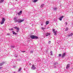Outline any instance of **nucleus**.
<instances>
[{
	"label": "nucleus",
	"mask_w": 73,
	"mask_h": 73,
	"mask_svg": "<svg viewBox=\"0 0 73 73\" xmlns=\"http://www.w3.org/2000/svg\"><path fill=\"white\" fill-rule=\"evenodd\" d=\"M13 73H16V72L15 71Z\"/></svg>",
	"instance_id": "58836bf2"
},
{
	"label": "nucleus",
	"mask_w": 73,
	"mask_h": 73,
	"mask_svg": "<svg viewBox=\"0 0 73 73\" xmlns=\"http://www.w3.org/2000/svg\"><path fill=\"white\" fill-rule=\"evenodd\" d=\"M45 35L46 36H49V37H50V34L49 33H45Z\"/></svg>",
	"instance_id": "0eeeda50"
},
{
	"label": "nucleus",
	"mask_w": 73,
	"mask_h": 73,
	"mask_svg": "<svg viewBox=\"0 0 73 73\" xmlns=\"http://www.w3.org/2000/svg\"><path fill=\"white\" fill-rule=\"evenodd\" d=\"M4 64H5V62H2V63H0V66H2Z\"/></svg>",
	"instance_id": "9b49d317"
},
{
	"label": "nucleus",
	"mask_w": 73,
	"mask_h": 73,
	"mask_svg": "<svg viewBox=\"0 0 73 73\" xmlns=\"http://www.w3.org/2000/svg\"><path fill=\"white\" fill-rule=\"evenodd\" d=\"M46 25H48V24H49V22L48 21H46Z\"/></svg>",
	"instance_id": "aec40b11"
},
{
	"label": "nucleus",
	"mask_w": 73,
	"mask_h": 73,
	"mask_svg": "<svg viewBox=\"0 0 73 73\" xmlns=\"http://www.w3.org/2000/svg\"><path fill=\"white\" fill-rule=\"evenodd\" d=\"M48 39H50V36L48 38Z\"/></svg>",
	"instance_id": "c9c22d12"
},
{
	"label": "nucleus",
	"mask_w": 73,
	"mask_h": 73,
	"mask_svg": "<svg viewBox=\"0 0 73 73\" xmlns=\"http://www.w3.org/2000/svg\"><path fill=\"white\" fill-rule=\"evenodd\" d=\"M65 24H66V25H68V23H67V22H66L65 23Z\"/></svg>",
	"instance_id": "7c9ffc66"
},
{
	"label": "nucleus",
	"mask_w": 73,
	"mask_h": 73,
	"mask_svg": "<svg viewBox=\"0 0 73 73\" xmlns=\"http://www.w3.org/2000/svg\"><path fill=\"white\" fill-rule=\"evenodd\" d=\"M68 27H66V29L65 30L66 31H68Z\"/></svg>",
	"instance_id": "4be33fe9"
},
{
	"label": "nucleus",
	"mask_w": 73,
	"mask_h": 73,
	"mask_svg": "<svg viewBox=\"0 0 73 73\" xmlns=\"http://www.w3.org/2000/svg\"><path fill=\"white\" fill-rule=\"evenodd\" d=\"M53 32H55V29H53Z\"/></svg>",
	"instance_id": "c756f323"
},
{
	"label": "nucleus",
	"mask_w": 73,
	"mask_h": 73,
	"mask_svg": "<svg viewBox=\"0 0 73 73\" xmlns=\"http://www.w3.org/2000/svg\"><path fill=\"white\" fill-rule=\"evenodd\" d=\"M2 68V67H0V70Z\"/></svg>",
	"instance_id": "4c0bfd02"
},
{
	"label": "nucleus",
	"mask_w": 73,
	"mask_h": 73,
	"mask_svg": "<svg viewBox=\"0 0 73 73\" xmlns=\"http://www.w3.org/2000/svg\"><path fill=\"white\" fill-rule=\"evenodd\" d=\"M21 13H22V11H20L19 13H17V14L19 15H21Z\"/></svg>",
	"instance_id": "1a4fd4ad"
},
{
	"label": "nucleus",
	"mask_w": 73,
	"mask_h": 73,
	"mask_svg": "<svg viewBox=\"0 0 73 73\" xmlns=\"http://www.w3.org/2000/svg\"><path fill=\"white\" fill-rule=\"evenodd\" d=\"M70 66V64H67L66 67V69H68V68H69Z\"/></svg>",
	"instance_id": "f8f14e48"
},
{
	"label": "nucleus",
	"mask_w": 73,
	"mask_h": 73,
	"mask_svg": "<svg viewBox=\"0 0 73 73\" xmlns=\"http://www.w3.org/2000/svg\"><path fill=\"white\" fill-rule=\"evenodd\" d=\"M57 31H55L54 32V35L55 36H56V35H57Z\"/></svg>",
	"instance_id": "ddd939ff"
},
{
	"label": "nucleus",
	"mask_w": 73,
	"mask_h": 73,
	"mask_svg": "<svg viewBox=\"0 0 73 73\" xmlns=\"http://www.w3.org/2000/svg\"><path fill=\"white\" fill-rule=\"evenodd\" d=\"M3 2H4V0H1V1H0V4L2 3Z\"/></svg>",
	"instance_id": "a211bd4d"
},
{
	"label": "nucleus",
	"mask_w": 73,
	"mask_h": 73,
	"mask_svg": "<svg viewBox=\"0 0 73 73\" xmlns=\"http://www.w3.org/2000/svg\"><path fill=\"white\" fill-rule=\"evenodd\" d=\"M13 28H14V29H17V31H16V32H17V33H18V32H19V31H20V28H19V27H14Z\"/></svg>",
	"instance_id": "20e7f679"
},
{
	"label": "nucleus",
	"mask_w": 73,
	"mask_h": 73,
	"mask_svg": "<svg viewBox=\"0 0 73 73\" xmlns=\"http://www.w3.org/2000/svg\"><path fill=\"white\" fill-rule=\"evenodd\" d=\"M9 30H13V28H12V29H9Z\"/></svg>",
	"instance_id": "a878e982"
},
{
	"label": "nucleus",
	"mask_w": 73,
	"mask_h": 73,
	"mask_svg": "<svg viewBox=\"0 0 73 73\" xmlns=\"http://www.w3.org/2000/svg\"><path fill=\"white\" fill-rule=\"evenodd\" d=\"M33 51H31V53H33Z\"/></svg>",
	"instance_id": "72a5a7b5"
},
{
	"label": "nucleus",
	"mask_w": 73,
	"mask_h": 73,
	"mask_svg": "<svg viewBox=\"0 0 73 73\" xmlns=\"http://www.w3.org/2000/svg\"><path fill=\"white\" fill-rule=\"evenodd\" d=\"M31 69L32 70H35L36 69V68L35 66V65L33 64L32 65Z\"/></svg>",
	"instance_id": "39448f33"
},
{
	"label": "nucleus",
	"mask_w": 73,
	"mask_h": 73,
	"mask_svg": "<svg viewBox=\"0 0 73 73\" xmlns=\"http://www.w3.org/2000/svg\"><path fill=\"white\" fill-rule=\"evenodd\" d=\"M30 38L32 39H37L38 37L34 35H31L30 36Z\"/></svg>",
	"instance_id": "f03ea898"
},
{
	"label": "nucleus",
	"mask_w": 73,
	"mask_h": 73,
	"mask_svg": "<svg viewBox=\"0 0 73 73\" xmlns=\"http://www.w3.org/2000/svg\"><path fill=\"white\" fill-rule=\"evenodd\" d=\"M22 69L20 67L18 71V73L19 72H21V70Z\"/></svg>",
	"instance_id": "4468645a"
},
{
	"label": "nucleus",
	"mask_w": 73,
	"mask_h": 73,
	"mask_svg": "<svg viewBox=\"0 0 73 73\" xmlns=\"http://www.w3.org/2000/svg\"><path fill=\"white\" fill-rule=\"evenodd\" d=\"M38 1V0H33V3H36V2H37V1Z\"/></svg>",
	"instance_id": "dca6fc26"
},
{
	"label": "nucleus",
	"mask_w": 73,
	"mask_h": 73,
	"mask_svg": "<svg viewBox=\"0 0 73 73\" xmlns=\"http://www.w3.org/2000/svg\"><path fill=\"white\" fill-rule=\"evenodd\" d=\"M7 35H8V36H9V35H10V34L9 33H7Z\"/></svg>",
	"instance_id": "bb28decb"
},
{
	"label": "nucleus",
	"mask_w": 73,
	"mask_h": 73,
	"mask_svg": "<svg viewBox=\"0 0 73 73\" xmlns=\"http://www.w3.org/2000/svg\"><path fill=\"white\" fill-rule=\"evenodd\" d=\"M65 56H66V53H63L62 55V58H63V57H65Z\"/></svg>",
	"instance_id": "6e6552de"
},
{
	"label": "nucleus",
	"mask_w": 73,
	"mask_h": 73,
	"mask_svg": "<svg viewBox=\"0 0 73 73\" xmlns=\"http://www.w3.org/2000/svg\"><path fill=\"white\" fill-rule=\"evenodd\" d=\"M63 17H64V16H62L61 17H60L59 20H60V21H62V19Z\"/></svg>",
	"instance_id": "9d476101"
},
{
	"label": "nucleus",
	"mask_w": 73,
	"mask_h": 73,
	"mask_svg": "<svg viewBox=\"0 0 73 73\" xmlns=\"http://www.w3.org/2000/svg\"><path fill=\"white\" fill-rule=\"evenodd\" d=\"M73 34L72 33H71V34H70V35H71V36H73Z\"/></svg>",
	"instance_id": "cd10ccee"
},
{
	"label": "nucleus",
	"mask_w": 73,
	"mask_h": 73,
	"mask_svg": "<svg viewBox=\"0 0 73 73\" xmlns=\"http://www.w3.org/2000/svg\"><path fill=\"white\" fill-rule=\"evenodd\" d=\"M50 55H53V54L52 53V51H51L50 52Z\"/></svg>",
	"instance_id": "b1692460"
},
{
	"label": "nucleus",
	"mask_w": 73,
	"mask_h": 73,
	"mask_svg": "<svg viewBox=\"0 0 73 73\" xmlns=\"http://www.w3.org/2000/svg\"><path fill=\"white\" fill-rule=\"evenodd\" d=\"M11 48H15V46H11Z\"/></svg>",
	"instance_id": "412c9836"
},
{
	"label": "nucleus",
	"mask_w": 73,
	"mask_h": 73,
	"mask_svg": "<svg viewBox=\"0 0 73 73\" xmlns=\"http://www.w3.org/2000/svg\"><path fill=\"white\" fill-rule=\"evenodd\" d=\"M61 56V54H59V57H60V56Z\"/></svg>",
	"instance_id": "473e14b6"
},
{
	"label": "nucleus",
	"mask_w": 73,
	"mask_h": 73,
	"mask_svg": "<svg viewBox=\"0 0 73 73\" xmlns=\"http://www.w3.org/2000/svg\"><path fill=\"white\" fill-rule=\"evenodd\" d=\"M58 65H60V64H58V63L55 62L53 66L54 68H57V66Z\"/></svg>",
	"instance_id": "7ed1b4c3"
},
{
	"label": "nucleus",
	"mask_w": 73,
	"mask_h": 73,
	"mask_svg": "<svg viewBox=\"0 0 73 73\" xmlns=\"http://www.w3.org/2000/svg\"><path fill=\"white\" fill-rule=\"evenodd\" d=\"M41 29H42V30H43V31H44V30L46 29V28L45 27H41Z\"/></svg>",
	"instance_id": "2eb2a0df"
},
{
	"label": "nucleus",
	"mask_w": 73,
	"mask_h": 73,
	"mask_svg": "<svg viewBox=\"0 0 73 73\" xmlns=\"http://www.w3.org/2000/svg\"><path fill=\"white\" fill-rule=\"evenodd\" d=\"M15 35H17V33H15Z\"/></svg>",
	"instance_id": "e433bc0d"
},
{
	"label": "nucleus",
	"mask_w": 73,
	"mask_h": 73,
	"mask_svg": "<svg viewBox=\"0 0 73 73\" xmlns=\"http://www.w3.org/2000/svg\"><path fill=\"white\" fill-rule=\"evenodd\" d=\"M30 65H31V64H30Z\"/></svg>",
	"instance_id": "37998d69"
},
{
	"label": "nucleus",
	"mask_w": 73,
	"mask_h": 73,
	"mask_svg": "<svg viewBox=\"0 0 73 73\" xmlns=\"http://www.w3.org/2000/svg\"><path fill=\"white\" fill-rule=\"evenodd\" d=\"M14 21L15 23H17V22H18L19 23H21V22H23V21H24V19L21 20L20 21H19V20H17V18L15 17L14 18Z\"/></svg>",
	"instance_id": "f257e3e1"
},
{
	"label": "nucleus",
	"mask_w": 73,
	"mask_h": 73,
	"mask_svg": "<svg viewBox=\"0 0 73 73\" xmlns=\"http://www.w3.org/2000/svg\"><path fill=\"white\" fill-rule=\"evenodd\" d=\"M72 13H73V12H72Z\"/></svg>",
	"instance_id": "c03bdc74"
},
{
	"label": "nucleus",
	"mask_w": 73,
	"mask_h": 73,
	"mask_svg": "<svg viewBox=\"0 0 73 73\" xmlns=\"http://www.w3.org/2000/svg\"><path fill=\"white\" fill-rule=\"evenodd\" d=\"M71 36V35H68V36H67L68 37H70V36Z\"/></svg>",
	"instance_id": "2f4dec72"
},
{
	"label": "nucleus",
	"mask_w": 73,
	"mask_h": 73,
	"mask_svg": "<svg viewBox=\"0 0 73 73\" xmlns=\"http://www.w3.org/2000/svg\"><path fill=\"white\" fill-rule=\"evenodd\" d=\"M22 52H23V53H24V52H25V51H22Z\"/></svg>",
	"instance_id": "f704fd0d"
},
{
	"label": "nucleus",
	"mask_w": 73,
	"mask_h": 73,
	"mask_svg": "<svg viewBox=\"0 0 73 73\" xmlns=\"http://www.w3.org/2000/svg\"><path fill=\"white\" fill-rule=\"evenodd\" d=\"M5 21V18H3L2 19V22L1 23V25H2V24H3L4 23V21Z\"/></svg>",
	"instance_id": "423d86ee"
},
{
	"label": "nucleus",
	"mask_w": 73,
	"mask_h": 73,
	"mask_svg": "<svg viewBox=\"0 0 73 73\" xmlns=\"http://www.w3.org/2000/svg\"><path fill=\"white\" fill-rule=\"evenodd\" d=\"M15 1H17V0H15Z\"/></svg>",
	"instance_id": "a19ab883"
},
{
	"label": "nucleus",
	"mask_w": 73,
	"mask_h": 73,
	"mask_svg": "<svg viewBox=\"0 0 73 73\" xmlns=\"http://www.w3.org/2000/svg\"><path fill=\"white\" fill-rule=\"evenodd\" d=\"M48 28H49V27H47V28H46V29H48Z\"/></svg>",
	"instance_id": "ea45409f"
},
{
	"label": "nucleus",
	"mask_w": 73,
	"mask_h": 73,
	"mask_svg": "<svg viewBox=\"0 0 73 73\" xmlns=\"http://www.w3.org/2000/svg\"><path fill=\"white\" fill-rule=\"evenodd\" d=\"M41 25H42H42L41 24Z\"/></svg>",
	"instance_id": "79ce46f5"
},
{
	"label": "nucleus",
	"mask_w": 73,
	"mask_h": 73,
	"mask_svg": "<svg viewBox=\"0 0 73 73\" xmlns=\"http://www.w3.org/2000/svg\"><path fill=\"white\" fill-rule=\"evenodd\" d=\"M12 32H13V35H15V31H13Z\"/></svg>",
	"instance_id": "393cba45"
},
{
	"label": "nucleus",
	"mask_w": 73,
	"mask_h": 73,
	"mask_svg": "<svg viewBox=\"0 0 73 73\" xmlns=\"http://www.w3.org/2000/svg\"><path fill=\"white\" fill-rule=\"evenodd\" d=\"M48 44H50V43H51V41H49V42H48Z\"/></svg>",
	"instance_id": "5701e85b"
},
{
	"label": "nucleus",
	"mask_w": 73,
	"mask_h": 73,
	"mask_svg": "<svg viewBox=\"0 0 73 73\" xmlns=\"http://www.w3.org/2000/svg\"><path fill=\"white\" fill-rule=\"evenodd\" d=\"M15 57H17V54H15Z\"/></svg>",
	"instance_id": "c85d7f7f"
},
{
	"label": "nucleus",
	"mask_w": 73,
	"mask_h": 73,
	"mask_svg": "<svg viewBox=\"0 0 73 73\" xmlns=\"http://www.w3.org/2000/svg\"><path fill=\"white\" fill-rule=\"evenodd\" d=\"M44 4H42L40 6V8H43V7H44Z\"/></svg>",
	"instance_id": "f3484780"
},
{
	"label": "nucleus",
	"mask_w": 73,
	"mask_h": 73,
	"mask_svg": "<svg viewBox=\"0 0 73 73\" xmlns=\"http://www.w3.org/2000/svg\"><path fill=\"white\" fill-rule=\"evenodd\" d=\"M54 11H56L57 9V8H55L53 9Z\"/></svg>",
	"instance_id": "6ab92c4d"
}]
</instances>
